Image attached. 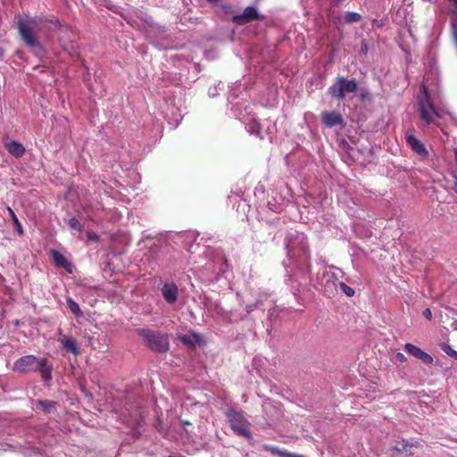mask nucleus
Here are the masks:
<instances>
[{"label":"nucleus","instance_id":"nucleus-1","mask_svg":"<svg viewBox=\"0 0 457 457\" xmlns=\"http://www.w3.org/2000/svg\"><path fill=\"white\" fill-rule=\"evenodd\" d=\"M42 19L37 17H22L21 14L15 16L16 29L21 41L29 48L42 49L39 41V24Z\"/></svg>","mask_w":457,"mask_h":457},{"label":"nucleus","instance_id":"nucleus-2","mask_svg":"<svg viewBox=\"0 0 457 457\" xmlns=\"http://www.w3.org/2000/svg\"><path fill=\"white\" fill-rule=\"evenodd\" d=\"M13 370L28 373L38 370L42 379L48 382L52 379L53 366L46 358H37L34 355H25L13 363Z\"/></svg>","mask_w":457,"mask_h":457},{"label":"nucleus","instance_id":"nucleus-3","mask_svg":"<svg viewBox=\"0 0 457 457\" xmlns=\"http://www.w3.org/2000/svg\"><path fill=\"white\" fill-rule=\"evenodd\" d=\"M137 334L144 339L146 346L152 351L160 353L169 351L170 343L166 334L155 332L150 328H137Z\"/></svg>","mask_w":457,"mask_h":457},{"label":"nucleus","instance_id":"nucleus-4","mask_svg":"<svg viewBox=\"0 0 457 457\" xmlns=\"http://www.w3.org/2000/svg\"><path fill=\"white\" fill-rule=\"evenodd\" d=\"M225 414L228 420L231 429L237 435L245 438H250L252 436V433L249 428L250 424L243 415L242 411L230 408L226 411Z\"/></svg>","mask_w":457,"mask_h":457},{"label":"nucleus","instance_id":"nucleus-5","mask_svg":"<svg viewBox=\"0 0 457 457\" xmlns=\"http://www.w3.org/2000/svg\"><path fill=\"white\" fill-rule=\"evenodd\" d=\"M357 88L358 83L354 79H348L343 76H338L329 87L328 93L333 98L342 100L346 94L353 93Z\"/></svg>","mask_w":457,"mask_h":457},{"label":"nucleus","instance_id":"nucleus-6","mask_svg":"<svg viewBox=\"0 0 457 457\" xmlns=\"http://www.w3.org/2000/svg\"><path fill=\"white\" fill-rule=\"evenodd\" d=\"M424 89V98L419 100V112L420 114V118L422 120L426 122V124H430L434 120V115H437V112L434 107L432 101L428 96V93L425 87Z\"/></svg>","mask_w":457,"mask_h":457},{"label":"nucleus","instance_id":"nucleus-7","mask_svg":"<svg viewBox=\"0 0 457 457\" xmlns=\"http://www.w3.org/2000/svg\"><path fill=\"white\" fill-rule=\"evenodd\" d=\"M262 18L255 7L247 6L241 14L234 15L232 21L237 25L242 26Z\"/></svg>","mask_w":457,"mask_h":457},{"label":"nucleus","instance_id":"nucleus-8","mask_svg":"<svg viewBox=\"0 0 457 457\" xmlns=\"http://www.w3.org/2000/svg\"><path fill=\"white\" fill-rule=\"evenodd\" d=\"M404 350L413 357L420 360L425 364H432L433 363V357L428 354V353L424 352L420 347L414 345L413 344L407 343L404 345Z\"/></svg>","mask_w":457,"mask_h":457},{"label":"nucleus","instance_id":"nucleus-9","mask_svg":"<svg viewBox=\"0 0 457 457\" xmlns=\"http://www.w3.org/2000/svg\"><path fill=\"white\" fill-rule=\"evenodd\" d=\"M321 121L328 127L332 128L336 125H344V119L337 111H326L321 113Z\"/></svg>","mask_w":457,"mask_h":457},{"label":"nucleus","instance_id":"nucleus-10","mask_svg":"<svg viewBox=\"0 0 457 457\" xmlns=\"http://www.w3.org/2000/svg\"><path fill=\"white\" fill-rule=\"evenodd\" d=\"M405 139L408 145L411 148L413 152H415L422 158L428 157V152L426 149L424 144L420 140H419L413 134L408 132L405 136Z\"/></svg>","mask_w":457,"mask_h":457},{"label":"nucleus","instance_id":"nucleus-11","mask_svg":"<svg viewBox=\"0 0 457 457\" xmlns=\"http://www.w3.org/2000/svg\"><path fill=\"white\" fill-rule=\"evenodd\" d=\"M162 294L168 303L173 304L178 301L179 288L174 283H166L162 287Z\"/></svg>","mask_w":457,"mask_h":457},{"label":"nucleus","instance_id":"nucleus-12","mask_svg":"<svg viewBox=\"0 0 457 457\" xmlns=\"http://www.w3.org/2000/svg\"><path fill=\"white\" fill-rule=\"evenodd\" d=\"M325 282L323 284L324 294L328 296H332L337 290V287L339 286V282L337 278L333 274H328L324 276Z\"/></svg>","mask_w":457,"mask_h":457},{"label":"nucleus","instance_id":"nucleus-13","mask_svg":"<svg viewBox=\"0 0 457 457\" xmlns=\"http://www.w3.org/2000/svg\"><path fill=\"white\" fill-rule=\"evenodd\" d=\"M7 151L16 158L21 157L25 154L24 145L18 141H12L5 145Z\"/></svg>","mask_w":457,"mask_h":457},{"label":"nucleus","instance_id":"nucleus-14","mask_svg":"<svg viewBox=\"0 0 457 457\" xmlns=\"http://www.w3.org/2000/svg\"><path fill=\"white\" fill-rule=\"evenodd\" d=\"M60 343L62 344V347L68 351L73 353L74 355H78L79 351L78 345L76 341L72 338H70L66 336H63L62 338H60Z\"/></svg>","mask_w":457,"mask_h":457},{"label":"nucleus","instance_id":"nucleus-15","mask_svg":"<svg viewBox=\"0 0 457 457\" xmlns=\"http://www.w3.org/2000/svg\"><path fill=\"white\" fill-rule=\"evenodd\" d=\"M53 258H54V261L55 264L58 267H62V268L67 270L70 272L71 271V263L68 262V260L65 258L64 255H62V253H60L57 251H54L53 252Z\"/></svg>","mask_w":457,"mask_h":457},{"label":"nucleus","instance_id":"nucleus-16","mask_svg":"<svg viewBox=\"0 0 457 457\" xmlns=\"http://www.w3.org/2000/svg\"><path fill=\"white\" fill-rule=\"evenodd\" d=\"M361 15L355 12H346L344 15V22L346 24H353L361 21Z\"/></svg>","mask_w":457,"mask_h":457},{"label":"nucleus","instance_id":"nucleus-17","mask_svg":"<svg viewBox=\"0 0 457 457\" xmlns=\"http://www.w3.org/2000/svg\"><path fill=\"white\" fill-rule=\"evenodd\" d=\"M6 210L12 220V223L13 225L16 227V229H17V232L20 234V235H22L23 234V230H22V226L21 224V222L19 221L15 212H13V210L10 207V206H7L6 207Z\"/></svg>","mask_w":457,"mask_h":457},{"label":"nucleus","instance_id":"nucleus-18","mask_svg":"<svg viewBox=\"0 0 457 457\" xmlns=\"http://www.w3.org/2000/svg\"><path fill=\"white\" fill-rule=\"evenodd\" d=\"M67 305H68V308L70 309V311L74 315H76L77 317L82 316L83 313L80 311V308H79V304L74 300H72L71 298H68L67 299Z\"/></svg>","mask_w":457,"mask_h":457},{"label":"nucleus","instance_id":"nucleus-19","mask_svg":"<svg viewBox=\"0 0 457 457\" xmlns=\"http://www.w3.org/2000/svg\"><path fill=\"white\" fill-rule=\"evenodd\" d=\"M37 404L45 412H50L52 409L55 408L56 403L49 400H38Z\"/></svg>","mask_w":457,"mask_h":457},{"label":"nucleus","instance_id":"nucleus-20","mask_svg":"<svg viewBox=\"0 0 457 457\" xmlns=\"http://www.w3.org/2000/svg\"><path fill=\"white\" fill-rule=\"evenodd\" d=\"M179 338H180V341L185 345H195L197 342L198 337H197V335H193V336L184 335V336L179 337Z\"/></svg>","mask_w":457,"mask_h":457},{"label":"nucleus","instance_id":"nucleus-21","mask_svg":"<svg viewBox=\"0 0 457 457\" xmlns=\"http://www.w3.org/2000/svg\"><path fill=\"white\" fill-rule=\"evenodd\" d=\"M412 446L419 447V446H420V445L418 442H416L415 444L410 445L407 441L403 440V442L401 443V445L396 446L395 450L398 451L399 453H407L408 448L412 447Z\"/></svg>","mask_w":457,"mask_h":457},{"label":"nucleus","instance_id":"nucleus-22","mask_svg":"<svg viewBox=\"0 0 457 457\" xmlns=\"http://www.w3.org/2000/svg\"><path fill=\"white\" fill-rule=\"evenodd\" d=\"M68 225L71 229L77 231H82L84 228L83 225L76 218H71L68 221Z\"/></svg>","mask_w":457,"mask_h":457},{"label":"nucleus","instance_id":"nucleus-23","mask_svg":"<svg viewBox=\"0 0 457 457\" xmlns=\"http://www.w3.org/2000/svg\"><path fill=\"white\" fill-rule=\"evenodd\" d=\"M262 448H263L265 451H267V452L270 453H271V454H273V455H278V456H279V457H282L283 451H282V450H280V449H279L278 447H277V446L270 445H264L262 446Z\"/></svg>","mask_w":457,"mask_h":457},{"label":"nucleus","instance_id":"nucleus-24","mask_svg":"<svg viewBox=\"0 0 457 457\" xmlns=\"http://www.w3.org/2000/svg\"><path fill=\"white\" fill-rule=\"evenodd\" d=\"M441 349L450 357L455 359L457 356V351L452 348V346L448 344H442Z\"/></svg>","mask_w":457,"mask_h":457},{"label":"nucleus","instance_id":"nucleus-25","mask_svg":"<svg viewBox=\"0 0 457 457\" xmlns=\"http://www.w3.org/2000/svg\"><path fill=\"white\" fill-rule=\"evenodd\" d=\"M339 287L341 288V290L349 297H352L355 294V291L353 288H352L351 287L347 286L345 283L344 282H339Z\"/></svg>","mask_w":457,"mask_h":457},{"label":"nucleus","instance_id":"nucleus-26","mask_svg":"<svg viewBox=\"0 0 457 457\" xmlns=\"http://www.w3.org/2000/svg\"><path fill=\"white\" fill-rule=\"evenodd\" d=\"M87 237L89 240L96 241V242L99 241V237L93 231H87Z\"/></svg>","mask_w":457,"mask_h":457},{"label":"nucleus","instance_id":"nucleus-27","mask_svg":"<svg viewBox=\"0 0 457 457\" xmlns=\"http://www.w3.org/2000/svg\"><path fill=\"white\" fill-rule=\"evenodd\" d=\"M395 360L399 362H405L407 361V358L405 357V355L402 353H397L395 354Z\"/></svg>","mask_w":457,"mask_h":457},{"label":"nucleus","instance_id":"nucleus-28","mask_svg":"<svg viewBox=\"0 0 457 457\" xmlns=\"http://www.w3.org/2000/svg\"><path fill=\"white\" fill-rule=\"evenodd\" d=\"M423 315L425 318H427L428 320H432V312L430 309L427 308L423 311Z\"/></svg>","mask_w":457,"mask_h":457},{"label":"nucleus","instance_id":"nucleus-29","mask_svg":"<svg viewBox=\"0 0 457 457\" xmlns=\"http://www.w3.org/2000/svg\"><path fill=\"white\" fill-rule=\"evenodd\" d=\"M282 457H303V455L291 453L286 451H283Z\"/></svg>","mask_w":457,"mask_h":457},{"label":"nucleus","instance_id":"nucleus-30","mask_svg":"<svg viewBox=\"0 0 457 457\" xmlns=\"http://www.w3.org/2000/svg\"><path fill=\"white\" fill-rule=\"evenodd\" d=\"M368 49H369V48H368V45L366 44L365 40H362V42H361V53H363V54H367Z\"/></svg>","mask_w":457,"mask_h":457},{"label":"nucleus","instance_id":"nucleus-31","mask_svg":"<svg viewBox=\"0 0 457 457\" xmlns=\"http://www.w3.org/2000/svg\"><path fill=\"white\" fill-rule=\"evenodd\" d=\"M453 186H452V188L453 190L457 193V175L456 174H453Z\"/></svg>","mask_w":457,"mask_h":457},{"label":"nucleus","instance_id":"nucleus-32","mask_svg":"<svg viewBox=\"0 0 457 457\" xmlns=\"http://www.w3.org/2000/svg\"><path fill=\"white\" fill-rule=\"evenodd\" d=\"M256 305H247L246 306V311L248 313H250L254 308H255Z\"/></svg>","mask_w":457,"mask_h":457},{"label":"nucleus","instance_id":"nucleus-33","mask_svg":"<svg viewBox=\"0 0 457 457\" xmlns=\"http://www.w3.org/2000/svg\"><path fill=\"white\" fill-rule=\"evenodd\" d=\"M140 435H141V434H140V432H139L138 430H135V431L133 432V437H134V438H138V437L140 436Z\"/></svg>","mask_w":457,"mask_h":457},{"label":"nucleus","instance_id":"nucleus-34","mask_svg":"<svg viewBox=\"0 0 457 457\" xmlns=\"http://www.w3.org/2000/svg\"><path fill=\"white\" fill-rule=\"evenodd\" d=\"M4 49L2 47H0V58H2L4 56Z\"/></svg>","mask_w":457,"mask_h":457},{"label":"nucleus","instance_id":"nucleus-35","mask_svg":"<svg viewBox=\"0 0 457 457\" xmlns=\"http://www.w3.org/2000/svg\"><path fill=\"white\" fill-rule=\"evenodd\" d=\"M208 3L213 4L218 3L220 0H206Z\"/></svg>","mask_w":457,"mask_h":457},{"label":"nucleus","instance_id":"nucleus-36","mask_svg":"<svg viewBox=\"0 0 457 457\" xmlns=\"http://www.w3.org/2000/svg\"><path fill=\"white\" fill-rule=\"evenodd\" d=\"M333 1H334V3L338 4L343 3L345 0H333Z\"/></svg>","mask_w":457,"mask_h":457},{"label":"nucleus","instance_id":"nucleus-37","mask_svg":"<svg viewBox=\"0 0 457 457\" xmlns=\"http://www.w3.org/2000/svg\"><path fill=\"white\" fill-rule=\"evenodd\" d=\"M455 360H457V356L455 357Z\"/></svg>","mask_w":457,"mask_h":457}]
</instances>
